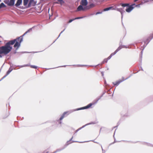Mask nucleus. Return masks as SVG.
I'll return each instance as SVG.
<instances>
[{
    "mask_svg": "<svg viewBox=\"0 0 153 153\" xmlns=\"http://www.w3.org/2000/svg\"><path fill=\"white\" fill-rule=\"evenodd\" d=\"M36 3H37L36 1H33V2L32 3L33 6H35L36 4Z\"/></svg>",
    "mask_w": 153,
    "mask_h": 153,
    "instance_id": "29",
    "label": "nucleus"
},
{
    "mask_svg": "<svg viewBox=\"0 0 153 153\" xmlns=\"http://www.w3.org/2000/svg\"><path fill=\"white\" fill-rule=\"evenodd\" d=\"M15 0H9V3L8 4L9 6H13L15 4Z\"/></svg>",
    "mask_w": 153,
    "mask_h": 153,
    "instance_id": "13",
    "label": "nucleus"
},
{
    "mask_svg": "<svg viewBox=\"0 0 153 153\" xmlns=\"http://www.w3.org/2000/svg\"><path fill=\"white\" fill-rule=\"evenodd\" d=\"M17 67H19L20 68H22V67H25V66H24V65H20V66L18 65Z\"/></svg>",
    "mask_w": 153,
    "mask_h": 153,
    "instance_id": "41",
    "label": "nucleus"
},
{
    "mask_svg": "<svg viewBox=\"0 0 153 153\" xmlns=\"http://www.w3.org/2000/svg\"><path fill=\"white\" fill-rule=\"evenodd\" d=\"M141 5V4H137L136 5H135V7H140V5Z\"/></svg>",
    "mask_w": 153,
    "mask_h": 153,
    "instance_id": "38",
    "label": "nucleus"
},
{
    "mask_svg": "<svg viewBox=\"0 0 153 153\" xmlns=\"http://www.w3.org/2000/svg\"><path fill=\"white\" fill-rule=\"evenodd\" d=\"M57 1L60 3V4H61L65 3V1L63 0H57Z\"/></svg>",
    "mask_w": 153,
    "mask_h": 153,
    "instance_id": "22",
    "label": "nucleus"
},
{
    "mask_svg": "<svg viewBox=\"0 0 153 153\" xmlns=\"http://www.w3.org/2000/svg\"><path fill=\"white\" fill-rule=\"evenodd\" d=\"M102 13V11H101V12H98L96 13V15H97L99 14H101Z\"/></svg>",
    "mask_w": 153,
    "mask_h": 153,
    "instance_id": "35",
    "label": "nucleus"
},
{
    "mask_svg": "<svg viewBox=\"0 0 153 153\" xmlns=\"http://www.w3.org/2000/svg\"><path fill=\"white\" fill-rule=\"evenodd\" d=\"M7 76L6 74L5 75H4L3 77L0 80V81H1L2 80L4 79Z\"/></svg>",
    "mask_w": 153,
    "mask_h": 153,
    "instance_id": "34",
    "label": "nucleus"
},
{
    "mask_svg": "<svg viewBox=\"0 0 153 153\" xmlns=\"http://www.w3.org/2000/svg\"><path fill=\"white\" fill-rule=\"evenodd\" d=\"M108 61V59H105L102 62V63L104 64L105 62H107Z\"/></svg>",
    "mask_w": 153,
    "mask_h": 153,
    "instance_id": "27",
    "label": "nucleus"
},
{
    "mask_svg": "<svg viewBox=\"0 0 153 153\" xmlns=\"http://www.w3.org/2000/svg\"><path fill=\"white\" fill-rule=\"evenodd\" d=\"M34 1V0H30L29 1L32 3L33 1Z\"/></svg>",
    "mask_w": 153,
    "mask_h": 153,
    "instance_id": "46",
    "label": "nucleus"
},
{
    "mask_svg": "<svg viewBox=\"0 0 153 153\" xmlns=\"http://www.w3.org/2000/svg\"><path fill=\"white\" fill-rule=\"evenodd\" d=\"M131 76V75H130L129 77L126 78V79H124V77H123L122 79H123V80H118L115 82H113L112 83L114 85L116 86H118L121 82H122L123 81L126 80L129 78H130Z\"/></svg>",
    "mask_w": 153,
    "mask_h": 153,
    "instance_id": "6",
    "label": "nucleus"
},
{
    "mask_svg": "<svg viewBox=\"0 0 153 153\" xmlns=\"http://www.w3.org/2000/svg\"><path fill=\"white\" fill-rule=\"evenodd\" d=\"M140 61L141 62L142 59V55H141V54H140Z\"/></svg>",
    "mask_w": 153,
    "mask_h": 153,
    "instance_id": "37",
    "label": "nucleus"
},
{
    "mask_svg": "<svg viewBox=\"0 0 153 153\" xmlns=\"http://www.w3.org/2000/svg\"><path fill=\"white\" fill-rule=\"evenodd\" d=\"M140 70L142 71H143V70L141 67H140Z\"/></svg>",
    "mask_w": 153,
    "mask_h": 153,
    "instance_id": "49",
    "label": "nucleus"
},
{
    "mask_svg": "<svg viewBox=\"0 0 153 153\" xmlns=\"http://www.w3.org/2000/svg\"><path fill=\"white\" fill-rule=\"evenodd\" d=\"M27 33H28L26 31L24 33V35H25Z\"/></svg>",
    "mask_w": 153,
    "mask_h": 153,
    "instance_id": "51",
    "label": "nucleus"
},
{
    "mask_svg": "<svg viewBox=\"0 0 153 153\" xmlns=\"http://www.w3.org/2000/svg\"><path fill=\"white\" fill-rule=\"evenodd\" d=\"M105 92H103L102 94L100 96V97H97L96 99H98L100 98V99L101 98V97L103 96V95L105 94Z\"/></svg>",
    "mask_w": 153,
    "mask_h": 153,
    "instance_id": "30",
    "label": "nucleus"
},
{
    "mask_svg": "<svg viewBox=\"0 0 153 153\" xmlns=\"http://www.w3.org/2000/svg\"><path fill=\"white\" fill-rule=\"evenodd\" d=\"M65 29H64L62 31L60 32V34H59V36L58 37H57V39H56V40L54 41L53 42H55V41L56 40V39H58V38L60 36V35L61 34V33H63V32L65 31Z\"/></svg>",
    "mask_w": 153,
    "mask_h": 153,
    "instance_id": "24",
    "label": "nucleus"
},
{
    "mask_svg": "<svg viewBox=\"0 0 153 153\" xmlns=\"http://www.w3.org/2000/svg\"><path fill=\"white\" fill-rule=\"evenodd\" d=\"M43 153H48V152L45 151Z\"/></svg>",
    "mask_w": 153,
    "mask_h": 153,
    "instance_id": "50",
    "label": "nucleus"
},
{
    "mask_svg": "<svg viewBox=\"0 0 153 153\" xmlns=\"http://www.w3.org/2000/svg\"><path fill=\"white\" fill-rule=\"evenodd\" d=\"M25 35H24V34L22 35V36H20L19 37H18L16 39H14L16 40H16L17 39H21L22 38V40H23V36H24Z\"/></svg>",
    "mask_w": 153,
    "mask_h": 153,
    "instance_id": "20",
    "label": "nucleus"
},
{
    "mask_svg": "<svg viewBox=\"0 0 153 153\" xmlns=\"http://www.w3.org/2000/svg\"><path fill=\"white\" fill-rule=\"evenodd\" d=\"M143 4V2H142L140 4Z\"/></svg>",
    "mask_w": 153,
    "mask_h": 153,
    "instance_id": "61",
    "label": "nucleus"
},
{
    "mask_svg": "<svg viewBox=\"0 0 153 153\" xmlns=\"http://www.w3.org/2000/svg\"><path fill=\"white\" fill-rule=\"evenodd\" d=\"M114 8V7L113 6H111V7H110L104 8L103 10V11H108V10H113V9Z\"/></svg>",
    "mask_w": 153,
    "mask_h": 153,
    "instance_id": "15",
    "label": "nucleus"
},
{
    "mask_svg": "<svg viewBox=\"0 0 153 153\" xmlns=\"http://www.w3.org/2000/svg\"><path fill=\"white\" fill-rule=\"evenodd\" d=\"M16 40H11L7 42L4 45L0 47V58L2 57L1 54L6 55L8 54L12 50L13 45L15 42Z\"/></svg>",
    "mask_w": 153,
    "mask_h": 153,
    "instance_id": "1",
    "label": "nucleus"
},
{
    "mask_svg": "<svg viewBox=\"0 0 153 153\" xmlns=\"http://www.w3.org/2000/svg\"><path fill=\"white\" fill-rule=\"evenodd\" d=\"M30 64H26V65H24L25 67L30 66Z\"/></svg>",
    "mask_w": 153,
    "mask_h": 153,
    "instance_id": "42",
    "label": "nucleus"
},
{
    "mask_svg": "<svg viewBox=\"0 0 153 153\" xmlns=\"http://www.w3.org/2000/svg\"><path fill=\"white\" fill-rule=\"evenodd\" d=\"M117 142V141H116V140L115 139H114V142L113 143H112V144H113V143H115V142Z\"/></svg>",
    "mask_w": 153,
    "mask_h": 153,
    "instance_id": "48",
    "label": "nucleus"
},
{
    "mask_svg": "<svg viewBox=\"0 0 153 153\" xmlns=\"http://www.w3.org/2000/svg\"><path fill=\"white\" fill-rule=\"evenodd\" d=\"M100 98H99L98 99H95V100L92 103H90L88 105H87L81 108H78L76 109H74L73 110H71L70 111V113L68 114V115L69 114L75 111H78L79 110H83L85 109H86L88 108H90L92 105H94L97 103L98 101H99V100H100Z\"/></svg>",
    "mask_w": 153,
    "mask_h": 153,
    "instance_id": "2",
    "label": "nucleus"
},
{
    "mask_svg": "<svg viewBox=\"0 0 153 153\" xmlns=\"http://www.w3.org/2000/svg\"><path fill=\"white\" fill-rule=\"evenodd\" d=\"M12 67V66L10 65V67L9 68L8 70L7 71V72L6 73V75L7 76L13 70V69L12 68H11V67Z\"/></svg>",
    "mask_w": 153,
    "mask_h": 153,
    "instance_id": "16",
    "label": "nucleus"
},
{
    "mask_svg": "<svg viewBox=\"0 0 153 153\" xmlns=\"http://www.w3.org/2000/svg\"><path fill=\"white\" fill-rule=\"evenodd\" d=\"M6 7V6L3 2H2L0 4V9L2 8Z\"/></svg>",
    "mask_w": 153,
    "mask_h": 153,
    "instance_id": "18",
    "label": "nucleus"
},
{
    "mask_svg": "<svg viewBox=\"0 0 153 153\" xmlns=\"http://www.w3.org/2000/svg\"><path fill=\"white\" fill-rule=\"evenodd\" d=\"M102 153H105V151H104L102 148Z\"/></svg>",
    "mask_w": 153,
    "mask_h": 153,
    "instance_id": "53",
    "label": "nucleus"
},
{
    "mask_svg": "<svg viewBox=\"0 0 153 153\" xmlns=\"http://www.w3.org/2000/svg\"><path fill=\"white\" fill-rule=\"evenodd\" d=\"M153 38V33L145 41H144L141 42V44L140 45V46H141V48H143L141 52V55H142L143 54V50L144 49L148 44Z\"/></svg>",
    "mask_w": 153,
    "mask_h": 153,
    "instance_id": "3",
    "label": "nucleus"
},
{
    "mask_svg": "<svg viewBox=\"0 0 153 153\" xmlns=\"http://www.w3.org/2000/svg\"><path fill=\"white\" fill-rule=\"evenodd\" d=\"M22 0H17L16 4L15 5V6L16 7H18L22 4Z\"/></svg>",
    "mask_w": 153,
    "mask_h": 153,
    "instance_id": "11",
    "label": "nucleus"
},
{
    "mask_svg": "<svg viewBox=\"0 0 153 153\" xmlns=\"http://www.w3.org/2000/svg\"><path fill=\"white\" fill-rule=\"evenodd\" d=\"M16 53H17L16 51H15L14 52V54H16Z\"/></svg>",
    "mask_w": 153,
    "mask_h": 153,
    "instance_id": "52",
    "label": "nucleus"
},
{
    "mask_svg": "<svg viewBox=\"0 0 153 153\" xmlns=\"http://www.w3.org/2000/svg\"><path fill=\"white\" fill-rule=\"evenodd\" d=\"M74 20H75V18L70 19L69 20V21L68 22V23H70Z\"/></svg>",
    "mask_w": 153,
    "mask_h": 153,
    "instance_id": "32",
    "label": "nucleus"
},
{
    "mask_svg": "<svg viewBox=\"0 0 153 153\" xmlns=\"http://www.w3.org/2000/svg\"><path fill=\"white\" fill-rule=\"evenodd\" d=\"M22 38L19 39H17L16 41H15V42L14 44V48H16V47H19L21 45V43L22 42Z\"/></svg>",
    "mask_w": 153,
    "mask_h": 153,
    "instance_id": "5",
    "label": "nucleus"
},
{
    "mask_svg": "<svg viewBox=\"0 0 153 153\" xmlns=\"http://www.w3.org/2000/svg\"><path fill=\"white\" fill-rule=\"evenodd\" d=\"M21 8H22V9H24L25 8H24L23 7H21Z\"/></svg>",
    "mask_w": 153,
    "mask_h": 153,
    "instance_id": "60",
    "label": "nucleus"
},
{
    "mask_svg": "<svg viewBox=\"0 0 153 153\" xmlns=\"http://www.w3.org/2000/svg\"><path fill=\"white\" fill-rule=\"evenodd\" d=\"M145 2H147L148 1H146V0H143Z\"/></svg>",
    "mask_w": 153,
    "mask_h": 153,
    "instance_id": "57",
    "label": "nucleus"
},
{
    "mask_svg": "<svg viewBox=\"0 0 153 153\" xmlns=\"http://www.w3.org/2000/svg\"><path fill=\"white\" fill-rule=\"evenodd\" d=\"M81 129V128H79L75 131V133L77 132L79 130Z\"/></svg>",
    "mask_w": 153,
    "mask_h": 153,
    "instance_id": "39",
    "label": "nucleus"
},
{
    "mask_svg": "<svg viewBox=\"0 0 153 153\" xmlns=\"http://www.w3.org/2000/svg\"><path fill=\"white\" fill-rule=\"evenodd\" d=\"M10 0H5L4 1V2L7 4V5L8 6L9 1Z\"/></svg>",
    "mask_w": 153,
    "mask_h": 153,
    "instance_id": "21",
    "label": "nucleus"
},
{
    "mask_svg": "<svg viewBox=\"0 0 153 153\" xmlns=\"http://www.w3.org/2000/svg\"><path fill=\"white\" fill-rule=\"evenodd\" d=\"M134 8V7L132 6V5H129L126 7V10L128 13L130 12Z\"/></svg>",
    "mask_w": 153,
    "mask_h": 153,
    "instance_id": "7",
    "label": "nucleus"
},
{
    "mask_svg": "<svg viewBox=\"0 0 153 153\" xmlns=\"http://www.w3.org/2000/svg\"><path fill=\"white\" fill-rule=\"evenodd\" d=\"M81 4L83 6H86L88 4L87 0H82Z\"/></svg>",
    "mask_w": 153,
    "mask_h": 153,
    "instance_id": "14",
    "label": "nucleus"
},
{
    "mask_svg": "<svg viewBox=\"0 0 153 153\" xmlns=\"http://www.w3.org/2000/svg\"><path fill=\"white\" fill-rule=\"evenodd\" d=\"M124 116H127V115H124Z\"/></svg>",
    "mask_w": 153,
    "mask_h": 153,
    "instance_id": "62",
    "label": "nucleus"
},
{
    "mask_svg": "<svg viewBox=\"0 0 153 153\" xmlns=\"http://www.w3.org/2000/svg\"><path fill=\"white\" fill-rule=\"evenodd\" d=\"M88 125H87V124H85V125H84L83 126H82L81 127H80V128H81V129L82 128H84V127H85L86 126H87Z\"/></svg>",
    "mask_w": 153,
    "mask_h": 153,
    "instance_id": "44",
    "label": "nucleus"
},
{
    "mask_svg": "<svg viewBox=\"0 0 153 153\" xmlns=\"http://www.w3.org/2000/svg\"><path fill=\"white\" fill-rule=\"evenodd\" d=\"M81 66H83L84 65H81Z\"/></svg>",
    "mask_w": 153,
    "mask_h": 153,
    "instance_id": "63",
    "label": "nucleus"
},
{
    "mask_svg": "<svg viewBox=\"0 0 153 153\" xmlns=\"http://www.w3.org/2000/svg\"><path fill=\"white\" fill-rule=\"evenodd\" d=\"M68 112L66 111L63 113L62 114L61 117L60 118L59 120L57 121V122L60 124L62 123L61 121H60L62 120L65 117V115Z\"/></svg>",
    "mask_w": 153,
    "mask_h": 153,
    "instance_id": "8",
    "label": "nucleus"
},
{
    "mask_svg": "<svg viewBox=\"0 0 153 153\" xmlns=\"http://www.w3.org/2000/svg\"><path fill=\"white\" fill-rule=\"evenodd\" d=\"M139 0H134V2H136L137 1H138Z\"/></svg>",
    "mask_w": 153,
    "mask_h": 153,
    "instance_id": "56",
    "label": "nucleus"
},
{
    "mask_svg": "<svg viewBox=\"0 0 153 153\" xmlns=\"http://www.w3.org/2000/svg\"><path fill=\"white\" fill-rule=\"evenodd\" d=\"M95 4L93 3H91L90 5L87 6L85 7V9L87 10L90 9L91 8H93L95 6Z\"/></svg>",
    "mask_w": 153,
    "mask_h": 153,
    "instance_id": "12",
    "label": "nucleus"
},
{
    "mask_svg": "<svg viewBox=\"0 0 153 153\" xmlns=\"http://www.w3.org/2000/svg\"><path fill=\"white\" fill-rule=\"evenodd\" d=\"M35 27L34 26L32 28H30L27 31V33L30 32L32 31V29L33 28Z\"/></svg>",
    "mask_w": 153,
    "mask_h": 153,
    "instance_id": "25",
    "label": "nucleus"
},
{
    "mask_svg": "<svg viewBox=\"0 0 153 153\" xmlns=\"http://www.w3.org/2000/svg\"><path fill=\"white\" fill-rule=\"evenodd\" d=\"M30 67L31 68H35V69H36L37 68V67L35 65H30Z\"/></svg>",
    "mask_w": 153,
    "mask_h": 153,
    "instance_id": "28",
    "label": "nucleus"
},
{
    "mask_svg": "<svg viewBox=\"0 0 153 153\" xmlns=\"http://www.w3.org/2000/svg\"><path fill=\"white\" fill-rule=\"evenodd\" d=\"M85 9V7L84 8L82 5H79L77 8L76 11H79L81 10H84Z\"/></svg>",
    "mask_w": 153,
    "mask_h": 153,
    "instance_id": "10",
    "label": "nucleus"
},
{
    "mask_svg": "<svg viewBox=\"0 0 153 153\" xmlns=\"http://www.w3.org/2000/svg\"><path fill=\"white\" fill-rule=\"evenodd\" d=\"M105 83H106V82H105Z\"/></svg>",
    "mask_w": 153,
    "mask_h": 153,
    "instance_id": "64",
    "label": "nucleus"
},
{
    "mask_svg": "<svg viewBox=\"0 0 153 153\" xmlns=\"http://www.w3.org/2000/svg\"><path fill=\"white\" fill-rule=\"evenodd\" d=\"M84 17H85V16L77 17H76V18H75V19L76 20V19H82V18H84Z\"/></svg>",
    "mask_w": 153,
    "mask_h": 153,
    "instance_id": "31",
    "label": "nucleus"
},
{
    "mask_svg": "<svg viewBox=\"0 0 153 153\" xmlns=\"http://www.w3.org/2000/svg\"><path fill=\"white\" fill-rule=\"evenodd\" d=\"M120 46H122V48H128V47L127 46H125V45H120Z\"/></svg>",
    "mask_w": 153,
    "mask_h": 153,
    "instance_id": "36",
    "label": "nucleus"
},
{
    "mask_svg": "<svg viewBox=\"0 0 153 153\" xmlns=\"http://www.w3.org/2000/svg\"><path fill=\"white\" fill-rule=\"evenodd\" d=\"M113 10H116L117 11L120 12L121 14V19H122L123 17V14L124 13H125V12L122 11V9H118V8H114L113 9Z\"/></svg>",
    "mask_w": 153,
    "mask_h": 153,
    "instance_id": "9",
    "label": "nucleus"
},
{
    "mask_svg": "<svg viewBox=\"0 0 153 153\" xmlns=\"http://www.w3.org/2000/svg\"><path fill=\"white\" fill-rule=\"evenodd\" d=\"M117 126H115V127H114V128H116V127H117Z\"/></svg>",
    "mask_w": 153,
    "mask_h": 153,
    "instance_id": "59",
    "label": "nucleus"
},
{
    "mask_svg": "<svg viewBox=\"0 0 153 153\" xmlns=\"http://www.w3.org/2000/svg\"><path fill=\"white\" fill-rule=\"evenodd\" d=\"M32 2L29 1V3L28 4L27 6V8H29V7H31V5L32 4Z\"/></svg>",
    "mask_w": 153,
    "mask_h": 153,
    "instance_id": "26",
    "label": "nucleus"
},
{
    "mask_svg": "<svg viewBox=\"0 0 153 153\" xmlns=\"http://www.w3.org/2000/svg\"><path fill=\"white\" fill-rule=\"evenodd\" d=\"M118 9H122V10H122V11L125 12L124 10V8H118Z\"/></svg>",
    "mask_w": 153,
    "mask_h": 153,
    "instance_id": "43",
    "label": "nucleus"
},
{
    "mask_svg": "<svg viewBox=\"0 0 153 153\" xmlns=\"http://www.w3.org/2000/svg\"><path fill=\"white\" fill-rule=\"evenodd\" d=\"M40 52V51H39V52H33L34 53H38V52Z\"/></svg>",
    "mask_w": 153,
    "mask_h": 153,
    "instance_id": "58",
    "label": "nucleus"
},
{
    "mask_svg": "<svg viewBox=\"0 0 153 153\" xmlns=\"http://www.w3.org/2000/svg\"><path fill=\"white\" fill-rule=\"evenodd\" d=\"M131 5H132V6L133 7V6L134 5H135H135H136L135 4V3H134V4H131Z\"/></svg>",
    "mask_w": 153,
    "mask_h": 153,
    "instance_id": "54",
    "label": "nucleus"
},
{
    "mask_svg": "<svg viewBox=\"0 0 153 153\" xmlns=\"http://www.w3.org/2000/svg\"><path fill=\"white\" fill-rule=\"evenodd\" d=\"M29 0H23V5L25 6H26Z\"/></svg>",
    "mask_w": 153,
    "mask_h": 153,
    "instance_id": "19",
    "label": "nucleus"
},
{
    "mask_svg": "<svg viewBox=\"0 0 153 153\" xmlns=\"http://www.w3.org/2000/svg\"><path fill=\"white\" fill-rule=\"evenodd\" d=\"M31 52H21L20 53H31Z\"/></svg>",
    "mask_w": 153,
    "mask_h": 153,
    "instance_id": "40",
    "label": "nucleus"
},
{
    "mask_svg": "<svg viewBox=\"0 0 153 153\" xmlns=\"http://www.w3.org/2000/svg\"><path fill=\"white\" fill-rule=\"evenodd\" d=\"M122 48V46H120L113 53H111V55L107 58V59H108V60L110 59L113 56L115 55L117 52L121 49Z\"/></svg>",
    "mask_w": 153,
    "mask_h": 153,
    "instance_id": "4",
    "label": "nucleus"
},
{
    "mask_svg": "<svg viewBox=\"0 0 153 153\" xmlns=\"http://www.w3.org/2000/svg\"><path fill=\"white\" fill-rule=\"evenodd\" d=\"M66 66V65H63V66H60V67H65Z\"/></svg>",
    "mask_w": 153,
    "mask_h": 153,
    "instance_id": "55",
    "label": "nucleus"
},
{
    "mask_svg": "<svg viewBox=\"0 0 153 153\" xmlns=\"http://www.w3.org/2000/svg\"><path fill=\"white\" fill-rule=\"evenodd\" d=\"M146 145L149 146H152V147H153V145H152V144H151L150 143H146Z\"/></svg>",
    "mask_w": 153,
    "mask_h": 153,
    "instance_id": "33",
    "label": "nucleus"
},
{
    "mask_svg": "<svg viewBox=\"0 0 153 153\" xmlns=\"http://www.w3.org/2000/svg\"><path fill=\"white\" fill-rule=\"evenodd\" d=\"M96 124V122H91L87 124V125H89L91 124Z\"/></svg>",
    "mask_w": 153,
    "mask_h": 153,
    "instance_id": "23",
    "label": "nucleus"
},
{
    "mask_svg": "<svg viewBox=\"0 0 153 153\" xmlns=\"http://www.w3.org/2000/svg\"><path fill=\"white\" fill-rule=\"evenodd\" d=\"M101 74H102V76H104V73H103V72H101Z\"/></svg>",
    "mask_w": 153,
    "mask_h": 153,
    "instance_id": "47",
    "label": "nucleus"
},
{
    "mask_svg": "<svg viewBox=\"0 0 153 153\" xmlns=\"http://www.w3.org/2000/svg\"><path fill=\"white\" fill-rule=\"evenodd\" d=\"M120 5L123 7H127L129 6V4L128 3H120Z\"/></svg>",
    "mask_w": 153,
    "mask_h": 153,
    "instance_id": "17",
    "label": "nucleus"
},
{
    "mask_svg": "<svg viewBox=\"0 0 153 153\" xmlns=\"http://www.w3.org/2000/svg\"><path fill=\"white\" fill-rule=\"evenodd\" d=\"M19 47H16V48H16L15 51H17V50L18 49Z\"/></svg>",
    "mask_w": 153,
    "mask_h": 153,
    "instance_id": "45",
    "label": "nucleus"
}]
</instances>
